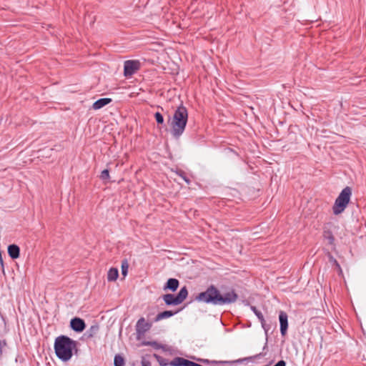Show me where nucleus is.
<instances>
[{"mask_svg":"<svg viewBox=\"0 0 366 366\" xmlns=\"http://www.w3.org/2000/svg\"><path fill=\"white\" fill-rule=\"evenodd\" d=\"M238 299L237 294L234 290L221 292L214 285L209 286L206 291L200 292L196 297L199 302L210 303L214 305H224L235 302Z\"/></svg>","mask_w":366,"mask_h":366,"instance_id":"f257e3e1","label":"nucleus"},{"mask_svg":"<svg viewBox=\"0 0 366 366\" xmlns=\"http://www.w3.org/2000/svg\"><path fill=\"white\" fill-rule=\"evenodd\" d=\"M77 342L65 335L57 337L54 341V350L59 359L64 362L69 361L76 349Z\"/></svg>","mask_w":366,"mask_h":366,"instance_id":"f03ea898","label":"nucleus"},{"mask_svg":"<svg viewBox=\"0 0 366 366\" xmlns=\"http://www.w3.org/2000/svg\"><path fill=\"white\" fill-rule=\"evenodd\" d=\"M187 120L188 112L186 107L182 105L178 107L173 117L168 120L174 137L179 138L184 133Z\"/></svg>","mask_w":366,"mask_h":366,"instance_id":"7ed1b4c3","label":"nucleus"},{"mask_svg":"<svg viewBox=\"0 0 366 366\" xmlns=\"http://www.w3.org/2000/svg\"><path fill=\"white\" fill-rule=\"evenodd\" d=\"M352 196V189L350 187H345L335 201L332 207L334 214L337 215L344 212L350 202Z\"/></svg>","mask_w":366,"mask_h":366,"instance_id":"20e7f679","label":"nucleus"},{"mask_svg":"<svg viewBox=\"0 0 366 366\" xmlns=\"http://www.w3.org/2000/svg\"><path fill=\"white\" fill-rule=\"evenodd\" d=\"M188 291L187 287H183L177 296L172 294H166L163 295V300L167 305H177L181 304L187 297Z\"/></svg>","mask_w":366,"mask_h":366,"instance_id":"39448f33","label":"nucleus"},{"mask_svg":"<svg viewBox=\"0 0 366 366\" xmlns=\"http://www.w3.org/2000/svg\"><path fill=\"white\" fill-rule=\"evenodd\" d=\"M141 68V63L139 60H127L124 63V75L130 77L137 73Z\"/></svg>","mask_w":366,"mask_h":366,"instance_id":"423d86ee","label":"nucleus"},{"mask_svg":"<svg viewBox=\"0 0 366 366\" xmlns=\"http://www.w3.org/2000/svg\"><path fill=\"white\" fill-rule=\"evenodd\" d=\"M279 320L280 324V332L282 336H285L288 328V316L284 311H280L279 314Z\"/></svg>","mask_w":366,"mask_h":366,"instance_id":"0eeeda50","label":"nucleus"},{"mask_svg":"<svg viewBox=\"0 0 366 366\" xmlns=\"http://www.w3.org/2000/svg\"><path fill=\"white\" fill-rule=\"evenodd\" d=\"M151 327V324L147 322L144 317H141L137 322L136 331L138 335H144Z\"/></svg>","mask_w":366,"mask_h":366,"instance_id":"6e6552de","label":"nucleus"},{"mask_svg":"<svg viewBox=\"0 0 366 366\" xmlns=\"http://www.w3.org/2000/svg\"><path fill=\"white\" fill-rule=\"evenodd\" d=\"M70 326L75 332H81L85 329L86 325L82 319L74 317L71 320Z\"/></svg>","mask_w":366,"mask_h":366,"instance_id":"1a4fd4ad","label":"nucleus"},{"mask_svg":"<svg viewBox=\"0 0 366 366\" xmlns=\"http://www.w3.org/2000/svg\"><path fill=\"white\" fill-rule=\"evenodd\" d=\"M250 309L255 314V315L257 317L258 320L261 322L262 327L264 329L265 333H267V332L269 330V326L266 324L265 320L264 318L262 313L259 310H258L257 309V307L254 306H251Z\"/></svg>","mask_w":366,"mask_h":366,"instance_id":"9d476101","label":"nucleus"},{"mask_svg":"<svg viewBox=\"0 0 366 366\" xmlns=\"http://www.w3.org/2000/svg\"><path fill=\"white\" fill-rule=\"evenodd\" d=\"M179 280L174 278H170L167 280L166 285L164 287V290H169L172 292H174L177 290V289L179 287Z\"/></svg>","mask_w":366,"mask_h":366,"instance_id":"9b49d317","label":"nucleus"},{"mask_svg":"<svg viewBox=\"0 0 366 366\" xmlns=\"http://www.w3.org/2000/svg\"><path fill=\"white\" fill-rule=\"evenodd\" d=\"M9 255L12 259H17L19 257L20 249L16 244H11L8 247Z\"/></svg>","mask_w":366,"mask_h":366,"instance_id":"f8f14e48","label":"nucleus"},{"mask_svg":"<svg viewBox=\"0 0 366 366\" xmlns=\"http://www.w3.org/2000/svg\"><path fill=\"white\" fill-rule=\"evenodd\" d=\"M112 99L109 98H102L96 101L92 106V108L95 110L99 109L107 104H109Z\"/></svg>","mask_w":366,"mask_h":366,"instance_id":"ddd939ff","label":"nucleus"},{"mask_svg":"<svg viewBox=\"0 0 366 366\" xmlns=\"http://www.w3.org/2000/svg\"><path fill=\"white\" fill-rule=\"evenodd\" d=\"M187 360L183 357H175L169 362L171 366H186Z\"/></svg>","mask_w":366,"mask_h":366,"instance_id":"4468645a","label":"nucleus"},{"mask_svg":"<svg viewBox=\"0 0 366 366\" xmlns=\"http://www.w3.org/2000/svg\"><path fill=\"white\" fill-rule=\"evenodd\" d=\"M174 314H176V312H174L169 311V310H166V311L159 313L157 315L155 320L159 321L163 319L169 318V317L173 316Z\"/></svg>","mask_w":366,"mask_h":366,"instance_id":"2eb2a0df","label":"nucleus"},{"mask_svg":"<svg viewBox=\"0 0 366 366\" xmlns=\"http://www.w3.org/2000/svg\"><path fill=\"white\" fill-rule=\"evenodd\" d=\"M119 275L118 269L116 268H111L107 273V280L108 281H115Z\"/></svg>","mask_w":366,"mask_h":366,"instance_id":"dca6fc26","label":"nucleus"},{"mask_svg":"<svg viewBox=\"0 0 366 366\" xmlns=\"http://www.w3.org/2000/svg\"><path fill=\"white\" fill-rule=\"evenodd\" d=\"M99 330V327L98 325H94L90 327V328L87 330V335L89 337H93L97 335Z\"/></svg>","mask_w":366,"mask_h":366,"instance_id":"f3484780","label":"nucleus"},{"mask_svg":"<svg viewBox=\"0 0 366 366\" xmlns=\"http://www.w3.org/2000/svg\"><path fill=\"white\" fill-rule=\"evenodd\" d=\"M154 357H155V359L158 361L159 364L161 365V366H167V365H169V361L166 359V358H164L157 354H154Z\"/></svg>","mask_w":366,"mask_h":366,"instance_id":"a211bd4d","label":"nucleus"},{"mask_svg":"<svg viewBox=\"0 0 366 366\" xmlns=\"http://www.w3.org/2000/svg\"><path fill=\"white\" fill-rule=\"evenodd\" d=\"M114 366H124L125 362L123 357L120 355H116L114 360Z\"/></svg>","mask_w":366,"mask_h":366,"instance_id":"6ab92c4d","label":"nucleus"},{"mask_svg":"<svg viewBox=\"0 0 366 366\" xmlns=\"http://www.w3.org/2000/svg\"><path fill=\"white\" fill-rule=\"evenodd\" d=\"M142 345L152 346V347H153L155 349H160V348H163L164 347L163 345L159 344L158 342H157L155 341H144V342H142Z\"/></svg>","mask_w":366,"mask_h":366,"instance_id":"aec40b11","label":"nucleus"},{"mask_svg":"<svg viewBox=\"0 0 366 366\" xmlns=\"http://www.w3.org/2000/svg\"><path fill=\"white\" fill-rule=\"evenodd\" d=\"M324 237L327 239L328 243L330 244H333L335 241V237L332 233L330 231H325L324 232Z\"/></svg>","mask_w":366,"mask_h":366,"instance_id":"412c9836","label":"nucleus"},{"mask_svg":"<svg viewBox=\"0 0 366 366\" xmlns=\"http://www.w3.org/2000/svg\"><path fill=\"white\" fill-rule=\"evenodd\" d=\"M128 268L129 263L127 259H125L122 262V274L124 277H125L127 274Z\"/></svg>","mask_w":366,"mask_h":366,"instance_id":"4be33fe9","label":"nucleus"},{"mask_svg":"<svg viewBox=\"0 0 366 366\" xmlns=\"http://www.w3.org/2000/svg\"><path fill=\"white\" fill-rule=\"evenodd\" d=\"M155 119L158 124H163L164 123V117L162 114L159 112H156L154 114Z\"/></svg>","mask_w":366,"mask_h":366,"instance_id":"5701e85b","label":"nucleus"},{"mask_svg":"<svg viewBox=\"0 0 366 366\" xmlns=\"http://www.w3.org/2000/svg\"><path fill=\"white\" fill-rule=\"evenodd\" d=\"M100 178L102 179V180H107L109 178V169H104L102 173H101V175H100Z\"/></svg>","mask_w":366,"mask_h":366,"instance_id":"b1692460","label":"nucleus"},{"mask_svg":"<svg viewBox=\"0 0 366 366\" xmlns=\"http://www.w3.org/2000/svg\"><path fill=\"white\" fill-rule=\"evenodd\" d=\"M177 174L180 176L187 184L190 183V180L185 176L184 172L182 171H179Z\"/></svg>","mask_w":366,"mask_h":366,"instance_id":"393cba45","label":"nucleus"},{"mask_svg":"<svg viewBox=\"0 0 366 366\" xmlns=\"http://www.w3.org/2000/svg\"><path fill=\"white\" fill-rule=\"evenodd\" d=\"M260 356H261V353H259L258 355H256L254 356H252V357H249L244 358V359H242L241 360V362H245V361L252 360V359L259 358Z\"/></svg>","mask_w":366,"mask_h":366,"instance_id":"a878e982","label":"nucleus"},{"mask_svg":"<svg viewBox=\"0 0 366 366\" xmlns=\"http://www.w3.org/2000/svg\"><path fill=\"white\" fill-rule=\"evenodd\" d=\"M330 259L334 260L333 264L336 266L337 269L340 271V272H342L341 267H340V264L337 262V261L332 256H330Z\"/></svg>","mask_w":366,"mask_h":366,"instance_id":"bb28decb","label":"nucleus"},{"mask_svg":"<svg viewBox=\"0 0 366 366\" xmlns=\"http://www.w3.org/2000/svg\"><path fill=\"white\" fill-rule=\"evenodd\" d=\"M330 259L334 260L333 264L336 266L337 269L340 271V272H342L341 267H340V264L337 262V261L332 256H330Z\"/></svg>","mask_w":366,"mask_h":366,"instance_id":"cd10ccee","label":"nucleus"},{"mask_svg":"<svg viewBox=\"0 0 366 366\" xmlns=\"http://www.w3.org/2000/svg\"><path fill=\"white\" fill-rule=\"evenodd\" d=\"M186 366H202L200 364L187 360Z\"/></svg>","mask_w":366,"mask_h":366,"instance_id":"c85d7f7f","label":"nucleus"},{"mask_svg":"<svg viewBox=\"0 0 366 366\" xmlns=\"http://www.w3.org/2000/svg\"><path fill=\"white\" fill-rule=\"evenodd\" d=\"M274 366H286V362L284 360H280Z\"/></svg>","mask_w":366,"mask_h":366,"instance_id":"c756f323","label":"nucleus"},{"mask_svg":"<svg viewBox=\"0 0 366 366\" xmlns=\"http://www.w3.org/2000/svg\"><path fill=\"white\" fill-rule=\"evenodd\" d=\"M330 261L332 263H334V260H332V259L330 258Z\"/></svg>","mask_w":366,"mask_h":366,"instance_id":"7c9ffc66","label":"nucleus"}]
</instances>
